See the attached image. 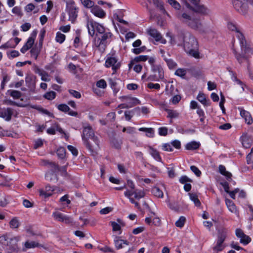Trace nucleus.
<instances>
[{
    "instance_id": "obj_1",
    "label": "nucleus",
    "mask_w": 253,
    "mask_h": 253,
    "mask_svg": "<svg viewBox=\"0 0 253 253\" xmlns=\"http://www.w3.org/2000/svg\"><path fill=\"white\" fill-rule=\"evenodd\" d=\"M228 28L231 31H236L237 32L236 36L240 41L241 53H237L235 49L233 50V52L237 60L240 64L243 63L244 61L248 62L249 61V54H253V49L250 47L247 44V42L244 35L242 33L238 31L236 25L232 23H229L228 24Z\"/></svg>"
},
{
    "instance_id": "obj_2",
    "label": "nucleus",
    "mask_w": 253,
    "mask_h": 253,
    "mask_svg": "<svg viewBox=\"0 0 253 253\" xmlns=\"http://www.w3.org/2000/svg\"><path fill=\"white\" fill-rule=\"evenodd\" d=\"M182 39L183 47L187 54L196 59L200 58L199 44L196 38L190 33H186Z\"/></svg>"
},
{
    "instance_id": "obj_3",
    "label": "nucleus",
    "mask_w": 253,
    "mask_h": 253,
    "mask_svg": "<svg viewBox=\"0 0 253 253\" xmlns=\"http://www.w3.org/2000/svg\"><path fill=\"white\" fill-rule=\"evenodd\" d=\"M113 34L109 31L96 36L94 39V44L101 52H104L107 44L111 41Z\"/></svg>"
},
{
    "instance_id": "obj_4",
    "label": "nucleus",
    "mask_w": 253,
    "mask_h": 253,
    "mask_svg": "<svg viewBox=\"0 0 253 253\" xmlns=\"http://www.w3.org/2000/svg\"><path fill=\"white\" fill-rule=\"evenodd\" d=\"M86 26L88 33L91 36L95 35V32L96 37L108 31L102 25L92 21H88Z\"/></svg>"
},
{
    "instance_id": "obj_5",
    "label": "nucleus",
    "mask_w": 253,
    "mask_h": 253,
    "mask_svg": "<svg viewBox=\"0 0 253 253\" xmlns=\"http://www.w3.org/2000/svg\"><path fill=\"white\" fill-rule=\"evenodd\" d=\"M19 239V237L9 238L6 236H2L0 237V243L7 246L9 249L16 251L18 249V242Z\"/></svg>"
},
{
    "instance_id": "obj_6",
    "label": "nucleus",
    "mask_w": 253,
    "mask_h": 253,
    "mask_svg": "<svg viewBox=\"0 0 253 253\" xmlns=\"http://www.w3.org/2000/svg\"><path fill=\"white\" fill-rule=\"evenodd\" d=\"M90 140L84 142V143L91 155L95 156L97 154V152L99 149V141L96 136L93 137Z\"/></svg>"
},
{
    "instance_id": "obj_7",
    "label": "nucleus",
    "mask_w": 253,
    "mask_h": 253,
    "mask_svg": "<svg viewBox=\"0 0 253 253\" xmlns=\"http://www.w3.org/2000/svg\"><path fill=\"white\" fill-rule=\"evenodd\" d=\"M66 7L69 16V21L74 23L78 16V7L75 6V2L73 0L67 2Z\"/></svg>"
},
{
    "instance_id": "obj_8",
    "label": "nucleus",
    "mask_w": 253,
    "mask_h": 253,
    "mask_svg": "<svg viewBox=\"0 0 253 253\" xmlns=\"http://www.w3.org/2000/svg\"><path fill=\"white\" fill-rule=\"evenodd\" d=\"M188 26L191 28L198 31L200 33H205L206 30L199 18H192Z\"/></svg>"
},
{
    "instance_id": "obj_9",
    "label": "nucleus",
    "mask_w": 253,
    "mask_h": 253,
    "mask_svg": "<svg viewBox=\"0 0 253 253\" xmlns=\"http://www.w3.org/2000/svg\"><path fill=\"white\" fill-rule=\"evenodd\" d=\"M15 113V116H16L17 113L13 109L10 107L3 108L0 107V117L4 119L6 121H10L12 116Z\"/></svg>"
},
{
    "instance_id": "obj_10",
    "label": "nucleus",
    "mask_w": 253,
    "mask_h": 253,
    "mask_svg": "<svg viewBox=\"0 0 253 253\" xmlns=\"http://www.w3.org/2000/svg\"><path fill=\"white\" fill-rule=\"evenodd\" d=\"M186 6L192 11L203 15H208L210 13V10L204 5H200L199 3L194 4V7L190 5L189 3H186Z\"/></svg>"
},
{
    "instance_id": "obj_11",
    "label": "nucleus",
    "mask_w": 253,
    "mask_h": 253,
    "mask_svg": "<svg viewBox=\"0 0 253 253\" xmlns=\"http://www.w3.org/2000/svg\"><path fill=\"white\" fill-rule=\"evenodd\" d=\"M93 137H95V136L92 127L90 126H84L82 135L84 142L89 140V139L92 138Z\"/></svg>"
},
{
    "instance_id": "obj_12",
    "label": "nucleus",
    "mask_w": 253,
    "mask_h": 253,
    "mask_svg": "<svg viewBox=\"0 0 253 253\" xmlns=\"http://www.w3.org/2000/svg\"><path fill=\"white\" fill-rule=\"evenodd\" d=\"M25 82L30 91L34 92L36 88V77L32 74H27Z\"/></svg>"
},
{
    "instance_id": "obj_13",
    "label": "nucleus",
    "mask_w": 253,
    "mask_h": 253,
    "mask_svg": "<svg viewBox=\"0 0 253 253\" xmlns=\"http://www.w3.org/2000/svg\"><path fill=\"white\" fill-rule=\"evenodd\" d=\"M52 215L56 220L59 222H64L66 224H69L72 223L73 221V220L71 217L59 211H55L53 212Z\"/></svg>"
},
{
    "instance_id": "obj_14",
    "label": "nucleus",
    "mask_w": 253,
    "mask_h": 253,
    "mask_svg": "<svg viewBox=\"0 0 253 253\" xmlns=\"http://www.w3.org/2000/svg\"><path fill=\"white\" fill-rule=\"evenodd\" d=\"M148 34L155 39L157 42H160L162 43L165 44L166 40L163 38L161 34L155 29L149 28L147 30Z\"/></svg>"
},
{
    "instance_id": "obj_15",
    "label": "nucleus",
    "mask_w": 253,
    "mask_h": 253,
    "mask_svg": "<svg viewBox=\"0 0 253 253\" xmlns=\"http://www.w3.org/2000/svg\"><path fill=\"white\" fill-rule=\"evenodd\" d=\"M233 4L235 9L242 13H245L247 11V4L241 0H234Z\"/></svg>"
},
{
    "instance_id": "obj_16",
    "label": "nucleus",
    "mask_w": 253,
    "mask_h": 253,
    "mask_svg": "<svg viewBox=\"0 0 253 253\" xmlns=\"http://www.w3.org/2000/svg\"><path fill=\"white\" fill-rule=\"evenodd\" d=\"M120 65V63L115 57L110 56L107 57L105 62V66L107 67H112V69L114 71L118 69Z\"/></svg>"
},
{
    "instance_id": "obj_17",
    "label": "nucleus",
    "mask_w": 253,
    "mask_h": 253,
    "mask_svg": "<svg viewBox=\"0 0 253 253\" xmlns=\"http://www.w3.org/2000/svg\"><path fill=\"white\" fill-rule=\"evenodd\" d=\"M122 101L126 102L128 106L130 105L131 108L140 104V101L137 98L132 97L130 96H122L120 97Z\"/></svg>"
},
{
    "instance_id": "obj_18",
    "label": "nucleus",
    "mask_w": 253,
    "mask_h": 253,
    "mask_svg": "<svg viewBox=\"0 0 253 253\" xmlns=\"http://www.w3.org/2000/svg\"><path fill=\"white\" fill-rule=\"evenodd\" d=\"M91 12L96 16L102 18L105 17L106 13L105 11L99 6H94L91 9Z\"/></svg>"
},
{
    "instance_id": "obj_19",
    "label": "nucleus",
    "mask_w": 253,
    "mask_h": 253,
    "mask_svg": "<svg viewBox=\"0 0 253 253\" xmlns=\"http://www.w3.org/2000/svg\"><path fill=\"white\" fill-rule=\"evenodd\" d=\"M227 236V229L222 227L218 229L217 240L223 242Z\"/></svg>"
},
{
    "instance_id": "obj_20",
    "label": "nucleus",
    "mask_w": 253,
    "mask_h": 253,
    "mask_svg": "<svg viewBox=\"0 0 253 253\" xmlns=\"http://www.w3.org/2000/svg\"><path fill=\"white\" fill-rule=\"evenodd\" d=\"M178 18L182 22L188 25L189 22L191 20L192 17L189 14L187 13L183 12L182 13H178L177 15Z\"/></svg>"
},
{
    "instance_id": "obj_21",
    "label": "nucleus",
    "mask_w": 253,
    "mask_h": 253,
    "mask_svg": "<svg viewBox=\"0 0 253 253\" xmlns=\"http://www.w3.org/2000/svg\"><path fill=\"white\" fill-rule=\"evenodd\" d=\"M240 115L244 118L246 123L250 125L253 123V119L249 112L246 110L240 108Z\"/></svg>"
},
{
    "instance_id": "obj_22",
    "label": "nucleus",
    "mask_w": 253,
    "mask_h": 253,
    "mask_svg": "<svg viewBox=\"0 0 253 253\" xmlns=\"http://www.w3.org/2000/svg\"><path fill=\"white\" fill-rule=\"evenodd\" d=\"M252 143L253 139L247 134H245L242 136V144L244 147L246 148H250Z\"/></svg>"
},
{
    "instance_id": "obj_23",
    "label": "nucleus",
    "mask_w": 253,
    "mask_h": 253,
    "mask_svg": "<svg viewBox=\"0 0 253 253\" xmlns=\"http://www.w3.org/2000/svg\"><path fill=\"white\" fill-rule=\"evenodd\" d=\"M197 99L205 106H208L210 104L209 100H207L206 95L203 93H199Z\"/></svg>"
},
{
    "instance_id": "obj_24",
    "label": "nucleus",
    "mask_w": 253,
    "mask_h": 253,
    "mask_svg": "<svg viewBox=\"0 0 253 253\" xmlns=\"http://www.w3.org/2000/svg\"><path fill=\"white\" fill-rule=\"evenodd\" d=\"M21 223L16 217H13L9 221V225L11 229H17L20 226Z\"/></svg>"
},
{
    "instance_id": "obj_25",
    "label": "nucleus",
    "mask_w": 253,
    "mask_h": 253,
    "mask_svg": "<svg viewBox=\"0 0 253 253\" xmlns=\"http://www.w3.org/2000/svg\"><path fill=\"white\" fill-rule=\"evenodd\" d=\"M152 70L153 72L156 73L157 72L158 73V79H157L156 80L164 79V71L162 68L160 66H153Z\"/></svg>"
},
{
    "instance_id": "obj_26",
    "label": "nucleus",
    "mask_w": 253,
    "mask_h": 253,
    "mask_svg": "<svg viewBox=\"0 0 253 253\" xmlns=\"http://www.w3.org/2000/svg\"><path fill=\"white\" fill-rule=\"evenodd\" d=\"M116 239L114 241L115 246L118 250L123 248L124 244L126 245H128V242L126 240L119 239L117 237H116Z\"/></svg>"
},
{
    "instance_id": "obj_27",
    "label": "nucleus",
    "mask_w": 253,
    "mask_h": 253,
    "mask_svg": "<svg viewBox=\"0 0 253 253\" xmlns=\"http://www.w3.org/2000/svg\"><path fill=\"white\" fill-rule=\"evenodd\" d=\"M226 205L228 210L233 213H236L237 211L236 207L233 202L230 199L225 200Z\"/></svg>"
},
{
    "instance_id": "obj_28",
    "label": "nucleus",
    "mask_w": 253,
    "mask_h": 253,
    "mask_svg": "<svg viewBox=\"0 0 253 253\" xmlns=\"http://www.w3.org/2000/svg\"><path fill=\"white\" fill-rule=\"evenodd\" d=\"M149 153L151 156L157 161L161 162L162 159L160 156L159 153L151 147H149Z\"/></svg>"
},
{
    "instance_id": "obj_29",
    "label": "nucleus",
    "mask_w": 253,
    "mask_h": 253,
    "mask_svg": "<svg viewBox=\"0 0 253 253\" xmlns=\"http://www.w3.org/2000/svg\"><path fill=\"white\" fill-rule=\"evenodd\" d=\"M223 242L217 240L216 245L213 248V250L215 253L220 252L225 248V246L223 244Z\"/></svg>"
},
{
    "instance_id": "obj_30",
    "label": "nucleus",
    "mask_w": 253,
    "mask_h": 253,
    "mask_svg": "<svg viewBox=\"0 0 253 253\" xmlns=\"http://www.w3.org/2000/svg\"><path fill=\"white\" fill-rule=\"evenodd\" d=\"M219 171L221 174L225 176L228 180L231 178L232 174L226 170V169L224 166L220 165L219 166Z\"/></svg>"
},
{
    "instance_id": "obj_31",
    "label": "nucleus",
    "mask_w": 253,
    "mask_h": 253,
    "mask_svg": "<svg viewBox=\"0 0 253 253\" xmlns=\"http://www.w3.org/2000/svg\"><path fill=\"white\" fill-rule=\"evenodd\" d=\"M122 140L121 139L114 138L111 141V144L113 147L119 149L121 148Z\"/></svg>"
},
{
    "instance_id": "obj_32",
    "label": "nucleus",
    "mask_w": 253,
    "mask_h": 253,
    "mask_svg": "<svg viewBox=\"0 0 253 253\" xmlns=\"http://www.w3.org/2000/svg\"><path fill=\"white\" fill-rule=\"evenodd\" d=\"M152 192L153 195L158 198H163L164 194L163 191L158 187H154L152 189Z\"/></svg>"
},
{
    "instance_id": "obj_33",
    "label": "nucleus",
    "mask_w": 253,
    "mask_h": 253,
    "mask_svg": "<svg viewBox=\"0 0 253 253\" xmlns=\"http://www.w3.org/2000/svg\"><path fill=\"white\" fill-rule=\"evenodd\" d=\"M200 146V144L196 141H192L186 145V149L187 150H195Z\"/></svg>"
},
{
    "instance_id": "obj_34",
    "label": "nucleus",
    "mask_w": 253,
    "mask_h": 253,
    "mask_svg": "<svg viewBox=\"0 0 253 253\" xmlns=\"http://www.w3.org/2000/svg\"><path fill=\"white\" fill-rule=\"evenodd\" d=\"M40 246V245L39 243L36 241H28L25 242V247L27 249H31V248H34L35 247H38Z\"/></svg>"
},
{
    "instance_id": "obj_35",
    "label": "nucleus",
    "mask_w": 253,
    "mask_h": 253,
    "mask_svg": "<svg viewBox=\"0 0 253 253\" xmlns=\"http://www.w3.org/2000/svg\"><path fill=\"white\" fill-rule=\"evenodd\" d=\"M45 178L49 181L55 180L57 181L58 180L56 174L54 173V172H47L45 174Z\"/></svg>"
},
{
    "instance_id": "obj_36",
    "label": "nucleus",
    "mask_w": 253,
    "mask_h": 253,
    "mask_svg": "<svg viewBox=\"0 0 253 253\" xmlns=\"http://www.w3.org/2000/svg\"><path fill=\"white\" fill-rule=\"evenodd\" d=\"M190 199L195 204V206L199 207L201 205V202L198 199V196L195 193H189Z\"/></svg>"
},
{
    "instance_id": "obj_37",
    "label": "nucleus",
    "mask_w": 253,
    "mask_h": 253,
    "mask_svg": "<svg viewBox=\"0 0 253 253\" xmlns=\"http://www.w3.org/2000/svg\"><path fill=\"white\" fill-rule=\"evenodd\" d=\"M37 33L36 32H33L32 34V37H30L27 42L25 43V44L29 48H30L33 45L34 42H35V38L36 37Z\"/></svg>"
},
{
    "instance_id": "obj_38",
    "label": "nucleus",
    "mask_w": 253,
    "mask_h": 253,
    "mask_svg": "<svg viewBox=\"0 0 253 253\" xmlns=\"http://www.w3.org/2000/svg\"><path fill=\"white\" fill-rule=\"evenodd\" d=\"M140 108L139 107H136L134 108L133 110L126 111L125 112V118L127 121H130L131 118L133 116L132 113L134 111H139Z\"/></svg>"
},
{
    "instance_id": "obj_39",
    "label": "nucleus",
    "mask_w": 253,
    "mask_h": 253,
    "mask_svg": "<svg viewBox=\"0 0 253 253\" xmlns=\"http://www.w3.org/2000/svg\"><path fill=\"white\" fill-rule=\"evenodd\" d=\"M40 51V48L38 47L35 46L33 47L30 51L31 56L33 57L35 59H37Z\"/></svg>"
},
{
    "instance_id": "obj_40",
    "label": "nucleus",
    "mask_w": 253,
    "mask_h": 253,
    "mask_svg": "<svg viewBox=\"0 0 253 253\" xmlns=\"http://www.w3.org/2000/svg\"><path fill=\"white\" fill-rule=\"evenodd\" d=\"M57 155L59 158L63 159L65 157L66 155V150L64 147H59L57 150Z\"/></svg>"
},
{
    "instance_id": "obj_41",
    "label": "nucleus",
    "mask_w": 253,
    "mask_h": 253,
    "mask_svg": "<svg viewBox=\"0 0 253 253\" xmlns=\"http://www.w3.org/2000/svg\"><path fill=\"white\" fill-rule=\"evenodd\" d=\"M83 5L86 8H92L94 6V3L91 0H80Z\"/></svg>"
},
{
    "instance_id": "obj_42",
    "label": "nucleus",
    "mask_w": 253,
    "mask_h": 253,
    "mask_svg": "<svg viewBox=\"0 0 253 253\" xmlns=\"http://www.w3.org/2000/svg\"><path fill=\"white\" fill-rule=\"evenodd\" d=\"M110 224L112 227L113 231H120L119 234L121 233V225L115 221H110Z\"/></svg>"
},
{
    "instance_id": "obj_43",
    "label": "nucleus",
    "mask_w": 253,
    "mask_h": 253,
    "mask_svg": "<svg viewBox=\"0 0 253 253\" xmlns=\"http://www.w3.org/2000/svg\"><path fill=\"white\" fill-rule=\"evenodd\" d=\"M9 91L10 92V95L14 99H19L22 96V93L19 91L11 90Z\"/></svg>"
},
{
    "instance_id": "obj_44",
    "label": "nucleus",
    "mask_w": 253,
    "mask_h": 253,
    "mask_svg": "<svg viewBox=\"0 0 253 253\" xmlns=\"http://www.w3.org/2000/svg\"><path fill=\"white\" fill-rule=\"evenodd\" d=\"M145 193L144 191L142 190H134V198L137 200L144 197Z\"/></svg>"
},
{
    "instance_id": "obj_45",
    "label": "nucleus",
    "mask_w": 253,
    "mask_h": 253,
    "mask_svg": "<svg viewBox=\"0 0 253 253\" xmlns=\"http://www.w3.org/2000/svg\"><path fill=\"white\" fill-rule=\"evenodd\" d=\"M109 84L111 86V88L113 89L114 92H118V91H119V89H118L116 87L117 83L116 82V81L112 79H110L109 80Z\"/></svg>"
},
{
    "instance_id": "obj_46",
    "label": "nucleus",
    "mask_w": 253,
    "mask_h": 253,
    "mask_svg": "<svg viewBox=\"0 0 253 253\" xmlns=\"http://www.w3.org/2000/svg\"><path fill=\"white\" fill-rule=\"evenodd\" d=\"M65 39V36L60 33L58 32L56 37V41L57 42H59L60 43H62Z\"/></svg>"
},
{
    "instance_id": "obj_47",
    "label": "nucleus",
    "mask_w": 253,
    "mask_h": 253,
    "mask_svg": "<svg viewBox=\"0 0 253 253\" xmlns=\"http://www.w3.org/2000/svg\"><path fill=\"white\" fill-rule=\"evenodd\" d=\"M186 219L184 216H181L179 219L175 222L176 226L181 228L184 226Z\"/></svg>"
},
{
    "instance_id": "obj_48",
    "label": "nucleus",
    "mask_w": 253,
    "mask_h": 253,
    "mask_svg": "<svg viewBox=\"0 0 253 253\" xmlns=\"http://www.w3.org/2000/svg\"><path fill=\"white\" fill-rule=\"evenodd\" d=\"M55 96L56 93L53 91L46 92L44 95V97L48 100H52L55 97Z\"/></svg>"
},
{
    "instance_id": "obj_49",
    "label": "nucleus",
    "mask_w": 253,
    "mask_h": 253,
    "mask_svg": "<svg viewBox=\"0 0 253 253\" xmlns=\"http://www.w3.org/2000/svg\"><path fill=\"white\" fill-rule=\"evenodd\" d=\"M251 241V238L246 234L240 238V242L244 245H247Z\"/></svg>"
},
{
    "instance_id": "obj_50",
    "label": "nucleus",
    "mask_w": 253,
    "mask_h": 253,
    "mask_svg": "<svg viewBox=\"0 0 253 253\" xmlns=\"http://www.w3.org/2000/svg\"><path fill=\"white\" fill-rule=\"evenodd\" d=\"M169 3L176 9L180 8V4L175 0H168Z\"/></svg>"
},
{
    "instance_id": "obj_51",
    "label": "nucleus",
    "mask_w": 253,
    "mask_h": 253,
    "mask_svg": "<svg viewBox=\"0 0 253 253\" xmlns=\"http://www.w3.org/2000/svg\"><path fill=\"white\" fill-rule=\"evenodd\" d=\"M165 61L170 69H174L176 66V63L171 59H166Z\"/></svg>"
},
{
    "instance_id": "obj_52",
    "label": "nucleus",
    "mask_w": 253,
    "mask_h": 253,
    "mask_svg": "<svg viewBox=\"0 0 253 253\" xmlns=\"http://www.w3.org/2000/svg\"><path fill=\"white\" fill-rule=\"evenodd\" d=\"M168 114V117L170 118H176L178 116V113L176 111L172 110H167Z\"/></svg>"
},
{
    "instance_id": "obj_53",
    "label": "nucleus",
    "mask_w": 253,
    "mask_h": 253,
    "mask_svg": "<svg viewBox=\"0 0 253 253\" xmlns=\"http://www.w3.org/2000/svg\"><path fill=\"white\" fill-rule=\"evenodd\" d=\"M186 74V70L184 69L179 68L176 70L175 74L176 76L182 77Z\"/></svg>"
},
{
    "instance_id": "obj_54",
    "label": "nucleus",
    "mask_w": 253,
    "mask_h": 253,
    "mask_svg": "<svg viewBox=\"0 0 253 253\" xmlns=\"http://www.w3.org/2000/svg\"><path fill=\"white\" fill-rule=\"evenodd\" d=\"M58 109L64 112H67L70 111V108L66 104H60L58 106Z\"/></svg>"
},
{
    "instance_id": "obj_55",
    "label": "nucleus",
    "mask_w": 253,
    "mask_h": 253,
    "mask_svg": "<svg viewBox=\"0 0 253 253\" xmlns=\"http://www.w3.org/2000/svg\"><path fill=\"white\" fill-rule=\"evenodd\" d=\"M39 193L40 196H42L44 198L49 197L51 196V194H50L49 192H47L46 190L42 189L39 190Z\"/></svg>"
},
{
    "instance_id": "obj_56",
    "label": "nucleus",
    "mask_w": 253,
    "mask_h": 253,
    "mask_svg": "<svg viewBox=\"0 0 253 253\" xmlns=\"http://www.w3.org/2000/svg\"><path fill=\"white\" fill-rule=\"evenodd\" d=\"M8 200L5 196H0V206L5 207L8 204Z\"/></svg>"
},
{
    "instance_id": "obj_57",
    "label": "nucleus",
    "mask_w": 253,
    "mask_h": 253,
    "mask_svg": "<svg viewBox=\"0 0 253 253\" xmlns=\"http://www.w3.org/2000/svg\"><path fill=\"white\" fill-rule=\"evenodd\" d=\"M225 101V97H224V95L222 93H221V100L219 102V106L221 108V109L222 111V112L223 113H225V109L224 107V103Z\"/></svg>"
},
{
    "instance_id": "obj_58",
    "label": "nucleus",
    "mask_w": 253,
    "mask_h": 253,
    "mask_svg": "<svg viewBox=\"0 0 253 253\" xmlns=\"http://www.w3.org/2000/svg\"><path fill=\"white\" fill-rule=\"evenodd\" d=\"M190 169L193 172L195 175L198 176L200 177L201 174V171L195 166H192L190 167Z\"/></svg>"
},
{
    "instance_id": "obj_59",
    "label": "nucleus",
    "mask_w": 253,
    "mask_h": 253,
    "mask_svg": "<svg viewBox=\"0 0 253 253\" xmlns=\"http://www.w3.org/2000/svg\"><path fill=\"white\" fill-rule=\"evenodd\" d=\"M69 92L71 95L76 98H80L81 97V93L76 90L70 89Z\"/></svg>"
},
{
    "instance_id": "obj_60",
    "label": "nucleus",
    "mask_w": 253,
    "mask_h": 253,
    "mask_svg": "<svg viewBox=\"0 0 253 253\" xmlns=\"http://www.w3.org/2000/svg\"><path fill=\"white\" fill-rule=\"evenodd\" d=\"M96 86L100 88H105L106 86V83L105 80L102 79L96 83Z\"/></svg>"
},
{
    "instance_id": "obj_61",
    "label": "nucleus",
    "mask_w": 253,
    "mask_h": 253,
    "mask_svg": "<svg viewBox=\"0 0 253 253\" xmlns=\"http://www.w3.org/2000/svg\"><path fill=\"white\" fill-rule=\"evenodd\" d=\"M67 148L74 156H77L78 155V151L76 148L72 145H68Z\"/></svg>"
},
{
    "instance_id": "obj_62",
    "label": "nucleus",
    "mask_w": 253,
    "mask_h": 253,
    "mask_svg": "<svg viewBox=\"0 0 253 253\" xmlns=\"http://www.w3.org/2000/svg\"><path fill=\"white\" fill-rule=\"evenodd\" d=\"M179 181L182 184H185L186 182H192V180L188 178L187 176L184 175L181 176L179 179Z\"/></svg>"
},
{
    "instance_id": "obj_63",
    "label": "nucleus",
    "mask_w": 253,
    "mask_h": 253,
    "mask_svg": "<svg viewBox=\"0 0 253 253\" xmlns=\"http://www.w3.org/2000/svg\"><path fill=\"white\" fill-rule=\"evenodd\" d=\"M147 87L150 89H155L157 90H159L160 88V85L159 84H153L152 83H150L148 84Z\"/></svg>"
},
{
    "instance_id": "obj_64",
    "label": "nucleus",
    "mask_w": 253,
    "mask_h": 253,
    "mask_svg": "<svg viewBox=\"0 0 253 253\" xmlns=\"http://www.w3.org/2000/svg\"><path fill=\"white\" fill-rule=\"evenodd\" d=\"M148 59V56L146 55H139L134 58V60L136 62L145 61Z\"/></svg>"
}]
</instances>
